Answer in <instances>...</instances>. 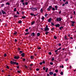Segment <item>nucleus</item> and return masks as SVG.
I'll return each mask as SVG.
<instances>
[{
    "instance_id": "nucleus-41",
    "label": "nucleus",
    "mask_w": 76,
    "mask_h": 76,
    "mask_svg": "<svg viewBox=\"0 0 76 76\" xmlns=\"http://www.w3.org/2000/svg\"><path fill=\"white\" fill-rule=\"evenodd\" d=\"M38 23H39L40 22V20L39 19L37 20Z\"/></svg>"
},
{
    "instance_id": "nucleus-53",
    "label": "nucleus",
    "mask_w": 76,
    "mask_h": 76,
    "mask_svg": "<svg viewBox=\"0 0 76 76\" xmlns=\"http://www.w3.org/2000/svg\"><path fill=\"white\" fill-rule=\"evenodd\" d=\"M72 26H75V25H74V24H72Z\"/></svg>"
},
{
    "instance_id": "nucleus-49",
    "label": "nucleus",
    "mask_w": 76,
    "mask_h": 76,
    "mask_svg": "<svg viewBox=\"0 0 76 76\" xmlns=\"http://www.w3.org/2000/svg\"><path fill=\"white\" fill-rule=\"evenodd\" d=\"M34 14H32V13H31L30 15H31V16H34Z\"/></svg>"
},
{
    "instance_id": "nucleus-22",
    "label": "nucleus",
    "mask_w": 76,
    "mask_h": 76,
    "mask_svg": "<svg viewBox=\"0 0 76 76\" xmlns=\"http://www.w3.org/2000/svg\"><path fill=\"white\" fill-rule=\"evenodd\" d=\"M29 30L27 28L25 30V31L26 32H28V30Z\"/></svg>"
},
{
    "instance_id": "nucleus-18",
    "label": "nucleus",
    "mask_w": 76,
    "mask_h": 76,
    "mask_svg": "<svg viewBox=\"0 0 76 76\" xmlns=\"http://www.w3.org/2000/svg\"><path fill=\"white\" fill-rule=\"evenodd\" d=\"M17 34H18V32L15 31L14 33H13V34L14 35H16Z\"/></svg>"
},
{
    "instance_id": "nucleus-3",
    "label": "nucleus",
    "mask_w": 76,
    "mask_h": 76,
    "mask_svg": "<svg viewBox=\"0 0 76 76\" xmlns=\"http://www.w3.org/2000/svg\"><path fill=\"white\" fill-rule=\"evenodd\" d=\"M44 30L45 31H49V28H48V26H46V28H45Z\"/></svg>"
},
{
    "instance_id": "nucleus-40",
    "label": "nucleus",
    "mask_w": 76,
    "mask_h": 76,
    "mask_svg": "<svg viewBox=\"0 0 76 76\" xmlns=\"http://www.w3.org/2000/svg\"><path fill=\"white\" fill-rule=\"evenodd\" d=\"M37 71H39V69L37 68L36 69Z\"/></svg>"
},
{
    "instance_id": "nucleus-35",
    "label": "nucleus",
    "mask_w": 76,
    "mask_h": 76,
    "mask_svg": "<svg viewBox=\"0 0 76 76\" xmlns=\"http://www.w3.org/2000/svg\"><path fill=\"white\" fill-rule=\"evenodd\" d=\"M45 17H46H46H47V16H48V14H46L45 15Z\"/></svg>"
},
{
    "instance_id": "nucleus-27",
    "label": "nucleus",
    "mask_w": 76,
    "mask_h": 76,
    "mask_svg": "<svg viewBox=\"0 0 76 76\" xmlns=\"http://www.w3.org/2000/svg\"><path fill=\"white\" fill-rule=\"evenodd\" d=\"M58 69H56L55 70L56 72L57 73H58Z\"/></svg>"
},
{
    "instance_id": "nucleus-48",
    "label": "nucleus",
    "mask_w": 76,
    "mask_h": 76,
    "mask_svg": "<svg viewBox=\"0 0 76 76\" xmlns=\"http://www.w3.org/2000/svg\"><path fill=\"white\" fill-rule=\"evenodd\" d=\"M28 2H26L25 3V5H28Z\"/></svg>"
},
{
    "instance_id": "nucleus-23",
    "label": "nucleus",
    "mask_w": 76,
    "mask_h": 76,
    "mask_svg": "<svg viewBox=\"0 0 76 76\" xmlns=\"http://www.w3.org/2000/svg\"><path fill=\"white\" fill-rule=\"evenodd\" d=\"M18 15H15L14 16V17H13V18H18Z\"/></svg>"
},
{
    "instance_id": "nucleus-39",
    "label": "nucleus",
    "mask_w": 76,
    "mask_h": 76,
    "mask_svg": "<svg viewBox=\"0 0 76 76\" xmlns=\"http://www.w3.org/2000/svg\"><path fill=\"white\" fill-rule=\"evenodd\" d=\"M45 67H44L43 68V70H45Z\"/></svg>"
},
{
    "instance_id": "nucleus-24",
    "label": "nucleus",
    "mask_w": 76,
    "mask_h": 76,
    "mask_svg": "<svg viewBox=\"0 0 76 76\" xmlns=\"http://www.w3.org/2000/svg\"><path fill=\"white\" fill-rule=\"evenodd\" d=\"M22 18H23V19H25L26 18V16H23L22 17Z\"/></svg>"
},
{
    "instance_id": "nucleus-34",
    "label": "nucleus",
    "mask_w": 76,
    "mask_h": 76,
    "mask_svg": "<svg viewBox=\"0 0 76 76\" xmlns=\"http://www.w3.org/2000/svg\"><path fill=\"white\" fill-rule=\"evenodd\" d=\"M28 34H29V33L28 32V33H26V34H25V35H28Z\"/></svg>"
},
{
    "instance_id": "nucleus-45",
    "label": "nucleus",
    "mask_w": 76,
    "mask_h": 76,
    "mask_svg": "<svg viewBox=\"0 0 76 76\" xmlns=\"http://www.w3.org/2000/svg\"><path fill=\"white\" fill-rule=\"evenodd\" d=\"M38 50H40V49H41V48L39 47L38 48Z\"/></svg>"
},
{
    "instance_id": "nucleus-25",
    "label": "nucleus",
    "mask_w": 76,
    "mask_h": 76,
    "mask_svg": "<svg viewBox=\"0 0 76 76\" xmlns=\"http://www.w3.org/2000/svg\"><path fill=\"white\" fill-rule=\"evenodd\" d=\"M23 53V51H20V54H21Z\"/></svg>"
},
{
    "instance_id": "nucleus-59",
    "label": "nucleus",
    "mask_w": 76,
    "mask_h": 76,
    "mask_svg": "<svg viewBox=\"0 0 76 76\" xmlns=\"http://www.w3.org/2000/svg\"><path fill=\"white\" fill-rule=\"evenodd\" d=\"M23 61H25L26 60V59L24 58L23 59Z\"/></svg>"
},
{
    "instance_id": "nucleus-8",
    "label": "nucleus",
    "mask_w": 76,
    "mask_h": 76,
    "mask_svg": "<svg viewBox=\"0 0 76 76\" xmlns=\"http://www.w3.org/2000/svg\"><path fill=\"white\" fill-rule=\"evenodd\" d=\"M1 12L3 14V15H6V12H4L3 10H2Z\"/></svg>"
},
{
    "instance_id": "nucleus-43",
    "label": "nucleus",
    "mask_w": 76,
    "mask_h": 76,
    "mask_svg": "<svg viewBox=\"0 0 76 76\" xmlns=\"http://www.w3.org/2000/svg\"><path fill=\"white\" fill-rule=\"evenodd\" d=\"M54 38L56 39L57 38V37L56 36H54Z\"/></svg>"
},
{
    "instance_id": "nucleus-7",
    "label": "nucleus",
    "mask_w": 76,
    "mask_h": 76,
    "mask_svg": "<svg viewBox=\"0 0 76 76\" xmlns=\"http://www.w3.org/2000/svg\"><path fill=\"white\" fill-rule=\"evenodd\" d=\"M54 26H56V27H58V28H59L60 26V24H57L56 25H55Z\"/></svg>"
},
{
    "instance_id": "nucleus-29",
    "label": "nucleus",
    "mask_w": 76,
    "mask_h": 76,
    "mask_svg": "<svg viewBox=\"0 0 76 76\" xmlns=\"http://www.w3.org/2000/svg\"><path fill=\"white\" fill-rule=\"evenodd\" d=\"M14 11L16 12V8H15L14 9Z\"/></svg>"
},
{
    "instance_id": "nucleus-5",
    "label": "nucleus",
    "mask_w": 76,
    "mask_h": 76,
    "mask_svg": "<svg viewBox=\"0 0 76 76\" xmlns=\"http://www.w3.org/2000/svg\"><path fill=\"white\" fill-rule=\"evenodd\" d=\"M52 8V6H50L49 7V8L47 9V10L49 11H50V10H51V9H51Z\"/></svg>"
},
{
    "instance_id": "nucleus-38",
    "label": "nucleus",
    "mask_w": 76,
    "mask_h": 76,
    "mask_svg": "<svg viewBox=\"0 0 76 76\" xmlns=\"http://www.w3.org/2000/svg\"><path fill=\"white\" fill-rule=\"evenodd\" d=\"M6 56H7V54H6V53L4 54V57H6Z\"/></svg>"
},
{
    "instance_id": "nucleus-54",
    "label": "nucleus",
    "mask_w": 76,
    "mask_h": 76,
    "mask_svg": "<svg viewBox=\"0 0 76 76\" xmlns=\"http://www.w3.org/2000/svg\"><path fill=\"white\" fill-rule=\"evenodd\" d=\"M58 45H59V46H61V43H60V44H58Z\"/></svg>"
},
{
    "instance_id": "nucleus-63",
    "label": "nucleus",
    "mask_w": 76,
    "mask_h": 76,
    "mask_svg": "<svg viewBox=\"0 0 76 76\" xmlns=\"http://www.w3.org/2000/svg\"><path fill=\"white\" fill-rule=\"evenodd\" d=\"M21 1L22 3L24 2V1L23 0H21Z\"/></svg>"
},
{
    "instance_id": "nucleus-33",
    "label": "nucleus",
    "mask_w": 76,
    "mask_h": 76,
    "mask_svg": "<svg viewBox=\"0 0 76 76\" xmlns=\"http://www.w3.org/2000/svg\"><path fill=\"white\" fill-rule=\"evenodd\" d=\"M39 64L40 65H42V62H40Z\"/></svg>"
},
{
    "instance_id": "nucleus-57",
    "label": "nucleus",
    "mask_w": 76,
    "mask_h": 76,
    "mask_svg": "<svg viewBox=\"0 0 76 76\" xmlns=\"http://www.w3.org/2000/svg\"><path fill=\"white\" fill-rule=\"evenodd\" d=\"M4 4H2L1 6V7H3V6H4Z\"/></svg>"
},
{
    "instance_id": "nucleus-26",
    "label": "nucleus",
    "mask_w": 76,
    "mask_h": 76,
    "mask_svg": "<svg viewBox=\"0 0 76 76\" xmlns=\"http://www.w3.org/2000/svg\"><path fill=\"white\" fill-rule=\"evenodd\" d=\"M54 57L52 58L51 59L52 61H54Z\"/></svg>"
},
{
    "instance_id": "nucleus-15",
    "label": "nucleus",
    "mask_w": 76,
    "mask_h": 76,
    "mask_svg": "<svg viewBox=\"0 0 76 76\" xmlns=\"http://www.w3.org/2000/svg\"><path fill=\"white\" fill-rule=\"evenodd\" d=\"M22 22L21 20H19V21H18V23H21Z\"/></svg>"
},
{
    "instance_id": "nucleus-2",
    "label": "nucleus",
    "mask_w": 76,
    "mask_h": 76,
    "mask_svg": "<svg viewBox=\"0 0 76 76\" xmlns=\"http://www.w3.org/2000/svg\"><path fill=\"white\" fill-rule=\"evenodd\" d=\"M30 10H32V11H33V12L34 11H37V8L36 7L35 8L33 7L31 8H30Z\"/></svg>"
},
{
    "instance_id": "nucleus-20",
    "label": "nucleus",
    "mask_w": 76,
    "mask_h": 76,
    "mask_svg": "<svg viewBox=\"0 0 76 76\" xmlns=\"http://www.w3.org/2000/svg\"><path fill=\"white\" fill-rule=\"evenodd\" d=\"M6 4L7 5H10V3H8V2H7V3H6Z\"/></svg>"
},
{
    "instance_id": "nucleus-44",
    "label": "nucleus",
    "mask_w": 76,
    "mask_h": 76,
    "mask_svg": "<svg viewBox=\"0 0 76 76\" xmlns=\"http://www.w3.org/2000/svg\"><path fill=\"white\" fill-rule=\"evenodd\" d=\"M6 68H7V69H9V66H7Z\"/></svg>"
},
{
    "instance_id": "nucleus-30",
    "label": "nucleus",
    "mask_w": 76,
    "mask_h": 76,
    "mask_svg": "<svg viewBox=\"0 0 76 76\" xmlns=\"http://www.w3.org/2000/svg\"><path fill=\"white\" fill-rule=\"evenodd\" d=\"M48 31H47L45 32V34L46 35H48Z\"/></svg>"
},
{
    "instance_id": "nucleus-50",
    "label": "nucleus",
    "mask_w": 76,
    "mask_h": 76,
    "mask_svg": "<svg viewBox=\"0 0 76 76\" xmlns=\"http://www.w3.org/2000/svg\"><path fill=\"white\" fill-rule=\"evenodd\" d=\"M61 48H59L57 50H61Z\"/></svg>"
},
{
    "instance_id": "nucleus-12",
    "label": "nucleus",
    "mask_w": 76,
    "mask_h": 76,
    "mask_svg": "<svg viewBox=\"0 0 76 76\" xmlns=\"http://www.w3.org/2000/svg\"><path fill=\"white\" fill-rule=\"evenodd\" d=\"M34 23H35V21H33L32 22H31V25H34Z\"/></svg>"
},
{
    "instance_id": "nucleus-62",
    "label": "nucleus",
    "mask_w": 76,
    "mask_h": 76,
    "mask_svg": "<svg viewBox=\"0 0 76 76\" xmlns=\"http://www.w3.org/2000/svg\"><path fill=\"white\" fill-rule=\"evenodd\" d=\"M18 40H17L16 39H15V42H16Z\"/></svg>"
},
{
    "instance_id": "nucleus-47",
    "label": "nucleus",
    "mask_w": 76,
    "mask_h": 76,
    "mask_svg": "<svg viewBox=\"0 0 76 76\" xmlns=\"http://www.w3.org/2000/svg\"><path fill=\"white\" fill-rule=\"evenodd\" d=\"M17 15H19V12L18 11H17Z\"/></svg>"
},
{
    "instance_id": "nucleus-51",
    "label": "nucleus",
    "mask_w": 76,
    "mask_h": 76,
    "mask_svg": "<svg viewBox=\"0 0 76 76\" xmlns=\"http://www.w3.org/2000/svg\"><path fill=\"white\" fill-rule=\"evenodd\" d=\"M21 50V49L20 48H18V51H19L20 50Z\"/></svg>"
},
{
    "instance_id": "nucleus-11",
    "label": "nucleus",
    "mask_w": 76,
    "mask_h": 76,
    "mask_svg": "<svg viewBox=\"0 0 76 76\" xmlns=\"http://www.w3.org/2000/svg\"><path fill=\"white\" fill-rule=\"evenodd\" d=\"M49 75H53V74H54V73H53V72H49Z\"/></svg>"
},
{
    "instance_id": "nucleus-32",
    "label": "nucleus",
    "mask_w": 76,
    "mask_h": 76,
    "mask_svg": "<svg viewBox=\"0 0 76 76\" xmlns=\"http://www.w3.org/2000/svg\"><path fill=\"white\" fill-rule=\"evenodd\" d=\"M44 19H45V18L44 17H42V20H44Z\"/></svg>"
},
{
    "instance_id": "nucleus-14",
    "label": "nucleus",
    "mask_w": 76,
    "mask_h": 76,
    "mask_svg": "<svg viewBox=\"0 0 76 76\" xmlns=\"http://www.w3.org/2000/svg\"><path fill=\"white\" fill-rule=\"evenodd\" d=\"M34 56H31L30 58H31V59H34Z\"/></svg>"
},
{
    "instance_id": "nucleus-56",
    "label": "nucleus",
    "mask_w": 76,
    "mask_h": 76,
    "mask_svg": "<svg viewBox=\"0 0 76 76\" xmlns=\"http://www.w3.org/2000/svg\"><path fill=\"white\" fill-rule=\"evenodd\" d=\"M61 11H59V14H61Z\"/></svg>"
},
{
    "instance_id": "nucleus-58",
    "label": "nucleus",
    "mask_w": 76,
    "mask_h": 76,
    "mask_svg": "<svg viewBox=\"0 0 76 76\" xmlns=\"http://www.w3.org/2000/svg\"><path fill=\"white\" fill-rule=\"evenodd\" d=\"M17 72H18V73H20V71H18Z\"/></svg>"
},
{
    "instance_id": "nucleus-10",
    "label": "nucleus",
    "mask_w": 76,
    "mask_h": 76,
    "mask_svg": "<svg viewBox=\"0 0 76 76\" xmlns=\"http://www.w3.org/2000/svg\"><path fill=\"white\" fill-rule=\"evenodd\" d=\"M58 6L57 5H56L55 6V8L56 10H57V9H58V7H57Z\"/></svg>"
},
{
    "instance_id": "nucleus-16",
    "label": "nucleus",
    "mask_w": 76,
    "mask_h": 76,
    "mask_svg": "<svg viewBox=\"0 0 76 76\" xmlns=\"http://www.w3.org/2000/svg\"><path fill=\"white\" fill-rule=\"evenodd\" d=\"M37 37H39L40 35V33H38L37 34Z\"/></svg>"
},
{
    "instance_id": "nucleus-9",
    "label": "nucleus",
    "mask_w": 76,
    "mask_h": 76,
    "mask_svg": "<svg viewBox=\"0 0 76 76\" xmlns=\"http://www.w3.org/2000/svg\"><path fill=\"white\" fill-rule=\"evenodd\" d=\"M51 20H52V18H50L48 20V22H51Z\"/></svg>"
},
{
    "instance_id": "nucleus-6",
    "label": "nucleus",
    "mask_w": 76,
    "mask_h": 76,
    "mask_svg": "<svg viewBox=\"0 0 76 76\" xmlns=\"http://www.w3.org/2000/svg\"><path fill=\"white\" fill-rule=\"evenodd\" d=\"M14 58L15 59H19V56H18L17 57V56H15V57H14Z\"/></svg>"
},
{
    "instance_id": "nucleus-37",
    "label": "nucleus",
    "mask_w": 76,
    "mask_h": 76,
    "mask_svg": "<svg viewBox=\"0 0 76 76\" xmlns=\"http://www.w3.org/2000/svg\"><path fill=\"white\" fill-rule=\"evenodd\" d=\"M63 72H61V75H63Z\"/></svg>"
},
{
    "instance_id": "nucleus-42",
    "label": "nucleus",
    "mask_w": 76,
    "mask_h": 76,
    "mask_svg": "<svg viewBox=\"0 0 76 76\" xmlns=\"http://www.w3.org/2000/svg\"><path fill=\"white\" fill-rule=\"evenodd\" d=\"M56 75H57L56 74V73H55L53 74V76H56Z\"/></svg>"
},
{
    "instance_id": "nucleus-4",
    "label": "nucleus",
    "mask_w": 76,
    "mask_h": 76,
    "mask_svg": "<svg viewBox=\"0 0 76 76\" xmlns=\"http://www.w3.org/2000/svg\"><path fill=\"white\" fill-rule=\"evenodd\" d=\"M56 20L57 21H59V22H60V21L61 20V18H56Z\"/></svg>"
},
{
    "instance_id": "nucleus-19",
    "label": "nucleus",
    "mask_w": 76,
    "mask_h": 76,
    "mask_svg": "<svg viewBox=\"0 0 76 76\" xmlns=\"http://www.w3.org/2000/svg\"><path fill=\"white\" fill-rule=\"evenodd\" d=\"M32 35H33V37H34L35 36V34L34 33V32H33L32 33Z\"/></svg>"
},
{
    "instance_id": "nucleus-31",
    "label": "nucleus",
    "mask_w": 76,
    "mask_h": 76,
    "mask_svg": "<svg viewBox=\"0 0 76 76\" xmlns=\"http://www.w3.org/2000/svg\"><path fill=\"white\" fill-rule=\"evenodd\" d=\"M42 63L43 64H45V62L44 61H43Z\"/></svg>"
},
{
    "instance_id": "nucleus-55",
    "label": "nucleus",
    "mask_w": 76,
    "mask_h": 76,
    "mask_svg": "<svg viewBox=\"0 0 76 76\" xmlns=\"http://www.w3.org/2000/svg\"><path fill=\"white\" fill-rule=\"evenodd\" d=\"M74 14H75V15H76V12L75 11L73 12Z\"/></svg>"
},
{
    "instance_id": "nucleus-21",
    "label": "nucleus",
    "mask_w": 76,
    "mask_h": 76,
    "mask_svg": "<svg viewBox=\"0 0 76 76\" xmlns=\"http://www.w3.org/2000/svg\"><path fill=\"white\" fill-rule=\"evenodd\" d=\"M54 29V27H53L51 29V31H53Z\"/></svg>"
},
{
    "instance_id": "nucleus-13",
    "label": "nucleus",
    "mask_w": 76,
    "mask_h": 76,
    "mask_svg": "<svg viewBox=\"0 0 76 76\" xmlns=\"http://www.w3.org/2000/svg\"><path fill=\"white\" fill-rule=\"evenodd\" d=\"M21 56H22L23 57L25 56V53H23L21 54Z\"/></svg>"
},
{
    "instance_id": "nucleus-64",
    "label": "nucleus",
    "mask_w": 76,
    "mask_h": 76,
    "mask_svg": "<svg viewBox=\"0 0 76 76\" xmlns=\"http://www.w3.org/2000/svg\"><path fill=\"white\" fill-rule=\"evenodd\" d=\"M47 76H50V75H49V74H47Z\"/></svg>"
},
{
    "instance_id": "nucleus-36",
    "label": "nucleus",
    "mask_w": 76,
    "mask_h": 76,
    "mask_svg": "<svg viewBox=\"0 0 76 76\" xmlns=\"http://www.w3.org/2000/svg\"><path fill=\"white\" fill-rule=\"evenodd\" d=\"M52 8V10L55 11V8L54 7H53Z\"/></svg>"
},
{
    "instance_id": "nucleus-60",
    "label": "nucleus",
    "mask_w": 76,
    "mask_h": 76,
    "mask_svg": "<svg viewBox=\"0 0 76 76\" xmlns=\"http://www.w3.org/2000/svg\"><path fill=\"white\" fill-rule=\"evenodd\" d=\"M58 51V49H57V50H56L55 51V53H57Z\"/></svg>"
},
{
    "instance_id": "nucleus-52",
    "label": "nucleus",
    "mask_w": 76,
    "mask_h": 76,
    "mask_svg": "<svg viewBox=\"0 0 76 76\" xmlns=\"http://www.w3.org/2000/svg\"><path fill=\"white\" fill-rule=\"evenodd\" d=\"M50 64L51 65H53V63L52 62H50Z\"/></svg>"
},
{
    "instance_id": "nucleus-46",
    "label": "nucleus",
    "mask_w": 76,
    "mask_h": 76,
    "mask_svg": "<svg viewBox=\"0 0 76 76\" xmlns=\"http://www.w3.org/2000/svg\"><path fill=\"white\" fill-rule=\"evenodd\" d=\"M49 54L50 55H51L52 53H51V52H50L49 53Z\"/></svg>"
},
{
    "instance_id": "nucleus-17",
    "label": "nucleus",
    "mask_w": 76,
    "mask_h": 76,
    "mask_svg": "<svg viewBox=\"0 0 76 76\" xmlns=\"http://www.w3.org/2000/svg\"><path fill=\"white\" fill-rule=\"evenodd\" d=\"M70 22H72V24H74V23H75V22L74 21H71Z\"/></svg>"
},
{
    "instance_id": "nucleus-1",
    "label": "nucleus",
    "mask_w": 76,
    "mask_h": 76,
    "mask_svg": "<svg viewBox=\"0 0 76 76\" xmlns=\"http://www.w3.org/2000/svg\"><path fill=\"white\" fill-rule=\"evenodd\" d=\"M10 63L12 64H16V65H19V63H16V62H14L12 61H10Z\"/></svg>"
},
{
    "instance_id": "nucleus-61",
    "label": "nucleus",
    "mask_w": 76,
    "mask_h": 76,
    "mask_svg": "<svg viewBox=\"0 0 76 76\" xmlns=\"http://www.w3.org/2000/svg\"><path fill=\"white\" fill-rule=\"evenodd\" d=\"M60 67H62V68H64V66H60Z\"/></svg>"
},
{
    "instance_id": "nucleus-28",
    "label": "nucleus",
    "mask_w": 76,
    "mask_h": 76,
    "mask_svg": "<svg viewBox=\"0 0 76 76\" xmlns=\"http://www.w3.org/2000/svg\"><path fill=\"white\" fill-rule=\"evenodd\" d=\"M51 24L52 25H53V26H54V23H53V22H52L51 23Z\"/></svg>"
}]
</instances>
